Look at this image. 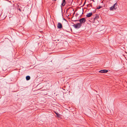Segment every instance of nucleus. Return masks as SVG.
Here are the masks:
<instances>
[{
    "label": "nucleus",
    "mask_w": 127,
    "mask_h": 127,
    "mask_svg": "<svg viewBox=\"0 0 127 127\" xmlns=\"http://www.w3.org/2000/svg\"><path fill=\"white\" fill-rule=\"evenodd\" d=\"M118 7L117 3H115L113 6L110 8V10H113L116 9Z\"/></svg>",
    "instance_id": "nucleus-1"
},
{
    "label": "nucleus",
    "mask_w": 127,
    "mask_h": 127,
    "mask_svg": "<svg viewBox=\"0 0 127 127\" xmlns=\"http://www.w3.org/2000/svg\"><path fill=\"white\" fill-rule=\"evenodd\" d=\"M81 25L80 23H77L76 24H74L73 26L76 28H79L81 26Z\"/></svg>",
    "instance_id": "nucleus-2"
},
{
    "label": "nucleus",
    "mask_w": 127,
    "mask_h": 127,
    "mask_svg": "<svg viewBox=\"0 0 127 127\" xmlns=\"http://www.w3.org/2000/svg\"><path fill=\"white\" fill-rule=\"evenodd\" d=\"M79 21L81 24L84 23L86 22V20L85 18H83L80 19Z\"/></svg>",
    "instance_id": "nucleus-3"
},
{
    "label": "nucleus",
    "mask_w": 127,
    "mask_h": 127,
    "mask_svg": "<svg viewBox=\"0 0 127 127\" xmlns=\"http://www.w3.org/2000/svg\"><path fill=\"white\" fill-rule=\"evenodd\" d=\"M57 27L58 29H61L62 28V25L60 23H58L57 25Z\"/></svg>",
    "instance_id": "nucleus-4"
},
{
    "label": "nucleus",
    "mask_w": 127,
    "mask_h": 127,
    "mask_svg": "<svg viewBox=\"0 0 127 127\" xmlns=\"http://www.w3.org/2000/svg\"><path fill=\"white\" fill-rule=\"evenodd\" d=\"M103 5H101L100 4H99V5L96 8L97 9H100V8H102V9H103Z\"/></svg>",
    "instance_id": "nucleus-5"
},
{
    "label": "nucleus",
    "mask_w": 127,
    "mask_h": 127,
    "mask_svg": "<svg viewBox=\"0 0 127 127\" xmlns=\"http://www.w3.org/2000/svg\"><path fill=\"white\" fill-rule=\"evenodd\" d=\"M63 1L62 2V3L61 4V5L63 6H64L66 4V1L65 0H62Z\"/></svg>",
    "instance_id": "nucleus-6"
},
{
    "label": "nucleus",
    "mask_w": 127,
    "mask_h": 127,
    "mask_svg": "<svg viewBox=\"0 0 127 127\" xmlns=\"http://www.w3.org/2000/svg\"><path fill=\"white\" fill-rule=\"evenodd\" d=\"M92 15V13H90L87 14L86 16L87 17H90Z\"/></svg>",
    "instance_id": "nucleus-7"
},
{
    "label": "nucleus",
    "mask_w": 127,
    "mask_h": 127,
    "mask_svg": "<svg viewBox=\"0 0 127 127\" xmlns=\"http://www.w3.org/2000/svg\"><path fill=\"white\" fill-rule=\"evenodd\" d=\"M26 79L27 80H29L30 79V77L29 76H27L26 77Z\"/></svg>",
    "instance_id": "nucleus-8"
},
{
    "label": "nucleus",
    "mask_w": 127,
    "mask_h": 127,
    "mask_svg": "<svg viewBox=\"0 0 127 127\" xmlns=\"http://www.w3.org/2000/svg\"><path fill=\"white\" fill-rule=\"evenodd\" d=\"M55 113L57 115V117H58L59 118H60V115L58 113H57L56 112H55Z\"/></svg>",
    "instance_id": "nucleus-9"
},
{
    "label": "nucleus",
    "mask_w": 127,
    "mask_h": 127,
    "mask_svg": "<svg viewBox=\"0 0 127 127\" xmlns=\"http://www.w3.org/2000/svg\"><path fill=\"white\" fill-rule=\"evenodd\" d=\"M98 18V16H96L95 17V18H94V20H95L96 19H97Z\"/></svg>",
    "instance_id": "nucleus-10"
},
{
    "label": "nucleus",
    "mask_w": 127,
    "mask_h": 127,
    "mask_svg": "<svg viewBox=\"0 0 127 127\" xmlns=\"http://www.w3.org/2000/svg\"><path fill=\"white\" fill-rule=\"evenodd\" d=\"M108 70H106L104 69V73H106L108 71Z\"/></svg>",
    "instance_id": "nucleus-11"
},
{
    "label": "nucleus",
    "mask_w": 127,
    "mask_h": 127,
    "mask_svg": "<svg viewBox=\"0 0 127 127\" xmlns=\"http://www.w3.org/2000/svg\"><path fill=\"white\" fill-rule=\"evenodd\" d=\"M99 72H101V73H103V70H102L100 71Z\"/></svg>",
    "instance_id": "nucleus-12"
},
{
    "label": "nucleus",
    "mask_w": 127,
    "mask_h": 127,
    "mask_svg": "<svg viewBox=\"0 0 127 127\" xmlns=\"http://www.w3.org/2000/svg\"><path fill=\"white\" fill-rule=\"evenodd\" d=\"M18 10L20 11V12H21V9L20 8H19L18 9Z\"/></svg>",
    "instance_id": "nucleus-13"
},
{
    "label": "nucleus",
    "mask_w": 127,
    "mask_h": 127,
    "mask_svg": "<svg viewBox=\"0 0 127 127\" xmlns=\"http://www.w3.org/2000/svg\"><path fill=\"white\" fill-rule=\"evenodd\" d=\"M103 0H102V2H101V3H103Z\"/></svg>",
    "instance_id": "nucleus-14"
},
{
    "label": "nucleus",
    "mask_w": 127,
    "mask_h": 127,
    "mask_svg": "<svg viewBox=\"0 0 127 127\" xmlns=\"http://www.w3.org/2000/svg\"><path fill=\"white\" fill-rule=\"evenodd\" d=\"M54 0V1H55L56 0Z\"/></svg>",
    "instance_id": "nucleus-15"
}]
</instances>
